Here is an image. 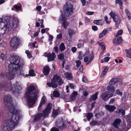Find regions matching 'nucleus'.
I'll use <instances>...</instances> for the list:
<instances>
[{
	"label": "nucleus",
	"instance_id": "1",
	"mask_svg": "<svg viewBox=\"0 0 131 131\" xmlns=\"http://www.w3.org/2000/svg\"><path fill=\"white\" fill-rule=\"evenodd\" d=\"M10 61V63L8 66V71L7 72H2L0 76L1 77H6L11 80L14 79L16 74L20 75L22 73L24 62L22 58L18 56L11 57Z\"/></svg>",
	"mask_w": 131,
	"mask_h": 131
},
{
	"label": "nucleus",
	"instance_id": "2",
	"mask_svg": "<svg viewBox=\"0 0 131 131\" xmlns=\"http://www.w3.org/2000/svg\"><path fill=\"white\" fill-rule=\"evenodd\" d=\"M23 117L21 114H12L11 118L6 120L2 126L1 131H11L13 130L18 124L19 121L22 119Z\"/></svg>",
	"mask_w": 131,
	"mask_h": 131
},
{
	"label": "nucleus",
	"instance_id": "3",
	"mask_svg": "<svg viewBox=\"0 0 131 131\" xmlns=\"http://www.w3.org/2000/svg\"><path fill=\"white\" fill-rule=\"evenodd\" d=\"M38 91L33 85L29 86L25 93V97L28 106L32 107L35 104L38 98Z\"/></svg>",
	"mask_w": 131,
	"mask_h": 131
},
{
	"label": "nucleus",
	"instance_id": "4",
	"mask_svg": "<svg viewBox=\"0 0 131 131\" xmlns=\"http://www.w3.org/2000/svg\"><path fill=\"white\" fill-rule=\"evenodd\" d=\"M19 25V22L18 19L15 20L13 17L9 18L7 24L3 25V27L0 29V35L5 33L7 30H14L15 28L18 27Z\"/></svg>",
	"mask_w": 131,
	"mask_h": 131
},
{
	"label": "nucleus",
	"instance_id": "5",
	"mask_svg": "<svg viewBox=\"0 0 131 131\" xmlns=\"http://www.w3.org/2000/svg\"><path fill=\"white\" fill-rule=\"evenodd\" d=\"M11 84L10 83L6 82L4 84L0 83V90L4 89L5 90L10 91L12 89L14 94H19L22 89V85L18 82H16L11 88Z\"/></svg>",
	"mask_w": 131,
	"mask_h": 131
},
{
	"label": "nucleus",
	"instance_id": "6",
	"mask_svg": "<svg viewBox=\"0 0 131 131\" xmlns=\"http://www.w3.org/2000/svg\"><path fill=\"white\" fill-rule=\"evenodd\" d=\"M4 105L6 108L12 114H21L15 109L13 106L12 102V97L11 95H7L5 96L4 98Z\"/></svg>",
	"mask_w": 131,
	"mask_h": 131
},
{
	"label": "nucleus",
	"instance_id": "7",
	"mask_svg": "<svg viewBox=\"0 0 131 131\" xmlns=\"http://www.w3.org/2000/svg\"><path fill=\"white\" fill-rule=\"evenodd\" d=\"M52 104L49 103L46 109L43 111L42 113H38L36 115L34 119V122H35L41 118L43 120L45 116L48 115L50 112L51 110Z\"/></svg>",
	"mask_w": 131,
	"mask_h": 131
},
{
	"label": "nucleus",
	"instance_id": "8",
	"mask_svg": "<svg viewBox=\"0 0 131 131\" xmlns=\"http://www.w3.org/2000/svg\"><path fill=\"white\" fill-rule=\"evenodd\" d=\"M63 9L64 15L67 16L71 15L73 10L72 5L69 2L65 4L63 7Z\"/></svg>",
	"mask_w": 131,
	"mask_h": 131
},
{
	"label": "nucleus",
	"instance_id": "9",
	"mask_svg": "<svg viewBox=\"0 0 131 131\" xmlns=\"http://www.w3.org/2000/svg\"><path fill=\"white\" fill-rule=\"evenodd\" d=\"M60 76L58 75H54L53 78V79L51 80V83L48 82L47 85L49 87H52L53 88H56L58 86L57 82L60 79Z\"/></svg>",
	"mask_w": 131,
	"mask_h": 131
},
{
	"label": "nucleus",
	"instance_id": "10",
	"mask_svg": "<svg viewBox=\"0 0 131 131\" xmlns=\"http://www.w3.org/2000/svg\"><path fill=\"white\" fill-rule=\"evenodd\" d=\"M56 125L60 129L64 128L66 127L65 123L62 118L58 119L56 122Z\"/></svg>",
	"mask_w": 131,
	"mask_h": 131
},
{
	"label": "nucleus",
	"instance_id": "11",
	"mask_svg": "<svg viewBox=\"0 0 131 131\" xmlns=\"http://www.w3.org/2000/svg\"><path fill=\"white\" fill-rule=\"evenodd\" d=\"M67 19L65 17H61L59 19V21L61 23L62 22V27H64L65 29H67V27L69 25V23L66 21Z\"/></svg>",
	"mask_w": 131,
	"mask_h": 131
},
{
	"label": "nucleus",
	"instance_id": "12",
	"mask_svg": "<svg viewBox=\"0 0 131 131\" xmlns=\"http://www.w3.org/2000/svg\"><path fill=\"white\" fill-rule=\"evenodd\" d=\"M19 41V39L17 37H14L12 39L10 42V45L13 47H16L18 46Z\"/></svg>",
	"mask_w": 131,
	"mask_h": 131
},
{
	"label": "nucleus",
	"instance_id": "13",
	"mask_svg": "<svg viewBox=\"0 0 131 131\" xmlns=\"http://www.w3.org/2000/svg\"><path fill=\"white\" fill-rule=\"evenodd\" d=\"M108 94V92L107 91H106L102 93L101 96L102 99L105 101L112 97L113 95V94L111 93L110 95V96H109Z\"/></svg>",
	"mask_w": 131,
	"mask_h": 131
},
{
	"label": "nucleus",
	"instance_id": "14",
	"mask_svg": "<svg viewBox=\"0 0 131 131\" xmlns=\"http://www.w3.org/2000/svg\"><path fill=\"white\" fill-rule=\"evenodd\" d=\"M91 54V57L89 58V59L88 57H85L84 59V62H87L86 63V65H88L90 64L94 59V55L93 53V52H92Z\"/></svg>",
	"mask_w": 131,
	"mask_h": 131
},
{
	"label": "nucleus",
	"instance_id": "15",
	"mask_svg": "<svg viewBox=\"0 0 131 131\" xmlns=\"http://www.w3.org/2000/svg\"><path fill=\"white\" fill-rule=\"evenodd\" d=\"M46 57H48V61L49 62L54 60L56 57V55L54 53L52 52L51 53H48V56L46 55Z\"/></svg>",
	"mask_w": 131,
	"mask_h": 131
},
{
	"label": "nucleus",
	"instance_id": "16",
	"mask_svg": "<svg viewBox=\"0 0 131 131\" xmlns=\"http://www.w3.org/2000/svg\"><path fill=\"white\" fill-rule=\"evenodd\" d=\"M121 122V120L117 118L115 119L112 123V125L118 129V128L119 125Z\"/></svg>",
	"mask_w": 131,
	"mask_h": 131
},
{
	"label": "nucleus",
	"instance_id": "17",
	"mask_svg": "<svg viewBox=\"0 0 131 131\" xmlns=\"http://www.w3.org/2000/svg\"><path fill=\"white\" fill-rule=\"evenodd\" d=\"M122 41V39L120 37H116L114 38L113 42L114 44L116 45L121 43Z\"/></svg>",
	"mask_w": 131,
	"mask_h": 131
},
{
	"label": "nucleus",
	"instance_id": "18",
	"mask_svg": "<svg viewBox=\"0 0 131 131\" xmlns=\"http://www.w3.org/2000/svg\"><path fill=\"white\" fill-rule=\"evenodd\" d=\"M21 6L20 4H18L16 5H15L13 6L12 8V10H14L16 12H18L19 10H21Z\"/></svg>",
	"mask_w": 131,
	"mask_h": 131
},
{
	"label": "nucleus",
	"instance_id": "19",
	"mask_svg": "<svg viewBox=\"0 0 131 131\" xmlns=\"http://www.w3.org/2000/svg\"><path fill=\"white\" fill-rule=\"evenodd\" d=\"M105 107L107 110L111 112L114 111L116 108V107L114 106L109 105H105Z\"/></svg>",
	"mask_w": 131,
	"mask_h": 131
},
{
	"label": "nucleus",
	"instance_id": "20",
	"mask_svg": "<svg viewBox=\"0 0 131 131\" xmlns=\"http://www.w3.org/2000/svg\"><path fill=\"white\" fill-rule=\"evenodd\" d=\"M50 69L48 66H46L43 68V73L45 75H48L50 72Z\"/></svg>",
	"mask_w": 131,
	"mask_h": 131
},
{
	"label": "nucleus",
	"instance_id": "21",
	"mask_svg": "<svg viewBox=\"0 0 131 131\" xmlns=\"http://www.w3.org/2000/svg\"><path fill=\"white\" fill-rule=\"evenodd\" d=\"M98 94V92H96L93 95L91 96V99H90V101H91V100L93 101L96 100L97 98Z\"/></svg>",
	"mask_w": 131,
	"mask_h": 131
},
{
	"label": "nucleus",
	"instance_id": "22",
	"mask_svg": "<svg viewBox=\"0 0 131 131\" xmlns=\"http://www.w3.org/2000/svg\"><path fill=\"white\" fill-rule=\"evenodd\" d=\"M112 84H109L107 88V90L111 92H114L115 90L114 87L112 85Z\"/></svg>",
	"mask_w": 131,
	"mask_h": 131
},
{
	"label": "nucleus",
	"instance_id": "23",
	"mask_svg": "<svg viewBox=\"0 0 131 131\" xmlns=\"http://www.w3.org/2000/svg\"><path fill=\"white\" fill-rule=\"evenodd\" d=\"M118 82V79L117 78H112L110 81L109 82V84H112L113 85L117 83Z\"/></svg>",
	"mask_w": 131,
	"mask_h": 131
},
{
	"label": "nucleus",
	"instance_id": "24",
	"mask_svg": "<svg viewBox=\"0 0 131 131\" xmlns=\"http://www.w3.org/2000/svg\"><path fill=\"white\" fill-rule=\"evenodd\" d=\"M64 75L67 79L69 80L72 79L73 77L71 73L68 72L66 73H64Z\"/></svg>",
	"mask_w": 131,
	"mask_h": 131
},
{
	"label": "nucleus",
	"instance_id": "25",
	"mask_svg": "<svg viewBox=\"0 0 131 131\" xmlns=\"http://www.w3.org/2000/svg\"><path fill=\"white\" fill-rule=\"evenodd\" d=\"M78 94L77 92L74 91L73 93L71 94L70 97V99L71 100H74L76 97V96Z\"/></svg>",
	"mask_w": 131,
	"mask_h": 131
},
{
	"label": "nucleus",
	"instance_id": "26",
	"mask_svg": "<svg viewBox=\"0 0 131 131\" xmlns=\"http://www.w3.org/2000/svg\"><path fill=\"white\" fill-rule=\"evenodd\" d=\"M114 21L116 24H120V20L119 17H112Z\"/></svg>",
	"mask_w": 131,
	"mask_h": 131
},
{
	"label": "nucleus",
	"instance_id": "27",
	"mask_svg": "<svg viewBox=\"0 0 131 131\" xmlns=\"http://www.w3.org/2000/svg\"><path fill=\"white\" fill-rule=\"evenodd\" d=\"M93 23L97 25H102L103 24V22L102 20H94Z\"/></svg>",
	"mask_w": 131,
	"mask_h": 131
},
{
	"label": "nucleus",
	"instance_id": "28",
	"mask_svg": "<svg viewBox=\"0 0 131 131\" xmlns=\"http://www.w3.org/2000/svg\"><path fill=\"white\" fill-rule=\"evenodd\" d=\"M68 30V33L70 36H72L76 33V32L75 31L71 29H69Z\"/></svg>",
	"mask_w": 131,
	"mask_h": 131
},
{
	"label": "nucleus",
	"instance_id": "29",
	"mask_svg": "<svg viewBox=\"0 0 131 131\" xmlns=\"http://www.w3.org/2000/svg\"><path fill=\"white\" fill-rule=\"evenodd\" d=\"M108 70V68L107 67L105 68L103 71L100 76L101 77H104L106 74V72Z\"/></svg>",
	"mask_w": 131,
	"mask_h": 131
},
{
	"label": "nucleus",
	"instance_id": "30",
	"mask_svg": "<svg viewBox=\"0 0 131 131\" xmlns=\"http://www.w3.org/2000/svg\"><path fill=\"white\" fill-rule=\"evenodd\" d=\"M38 21H39V22H36V26L37 27H38L40 26V24H43V19H39Z\"/></svg>",
	"mask_w": 131,
	"mask_h": 131
},
{
	"label": "nucleus",
	"instance_id": "31",
	"mask_svg": "<svg viewBox=\"0 0 131 131\" xmlns=\"http://www.w3.org/2000/svg\"><path fill=\"white\" fill-rule=\"evenodd\" d=\"M29 73L30 76L31 77L35 76L36 74L35 73V71L33 70H30L29 71Z\"/></svg>",
	"mask_w": 131,
	"mask_h": 131
},
{
	"label": "nucleus",
	"instance_id": "32",
	"mask_svg": "<svg viewBox=\"0 0 131 131\" xmlns=\"http://www.w3.org/2000/svg\"><path fill=\"white\" fill-rule=\"evenodd\" d=\"M65 49V47L64 43H62L60 45L59 49L61 51H62L64 50Z\"/></svg>",
	"mask_w": 131,
	"mask_h": 131
},
{
	"label": "nucleus",
	"instance_id": "33",
	"mask_svg": "<svg viewBox=\"0 0 131 131\" xmlns=\"http://www.w3.org/2000/svg\"><path fill=\"white\" fill-rule=\"evenodd\" d=\"M7 22V20L5 19L0 18V27L1 25H2L4 24Z\"/></svg>",
	"mask_w": 131,
	"mask_h": 131
},
{
	"label": "nucleus",
	"instance_id": "34",
	"mask_svg": "<svg viewBox=\"0 0 131 131\" xmlns=\"http://www.w3.org/2000/svg\"><path fill=\"white\" fill-rule=\"evenodd\" d=\"M54 96L56 97H58L60 95V93L59 92L56 91H54L53 92Z\"/></svg>",
	"mask_w": 131,
	"mask_h": 131
},
{
	"label": "nucleus",
	"instance_id": "35",
	"mask_svg": "<svg viewBox=\"0 0 131 131\" xmlns=\"http://www.w3.org/2000/svg\"><path fill=\"white\" fill-rule=\"evenodd\" d=\"M105 20L106 23L108 24H109L111 22V17H110L108 18L107 17H105Z\"/></svg>",
	"mask_w": 131,
	"mask_h": 131
},
{
	"label": "nucleus",
	"instance_id": "36",
	"mask_svg": "<svg viewBox=\"0 0 131 131\" xmlns=\"http://www.w3.org/2000/svg\"><path fill=\"white\" fill-rule=\"evenodd\" d=\"M58 59L60 60H62L64 58V55L63 54H60L58 56Z\"/></svg>",
	"mask_w": 131,
	"mask_h": 131
},
{
	"label": "nucleus",
	"instance_id": "37",
	"mask_svg": "<svg viewBox=\"0 0 131 131\" xmlns=\"http://www.w3.org/2000/svg\"><path fill=\"white\" fill-rule=\"evenodd\" d=\"M92 116L93 115L92 113H88L87 116V118L88 121H89Z\"/></svg>",
	"mask_w": 131,
	"mask_h": 131
},
{
	"label": "nucleus",
	"instance_id": "38",
	"mask_svg": "<svg viewBox=\"0 0 131 131\" xmlns=\"http://www.w3.org/2000/svg\"><path fill=\"white\" fill-rule=\"evenodd\" d=\"M98 45H99L102 48L103 50H104L105 49V46L104 45V43L103 42H97Z\"/></svg>",
	"mask_w": 131,
	"mask_h": 131
},
{
	"label": "nucleus",
	"instance_id": "39",
	"mask_svg": "<svg viewBox=\"0 0 131 131\" xmlns=\"http://www.w3.org/2000/svg\"><path fill=\"white\" fill-rule=\"evenodd\" d=\"M126 119L128 122L131 123V115H128L126 117Z\"/></svg>",
	"mask_w": 131,
	"mask_h": 131
},
{
	"label": "nucleus",
	"instance_id": "40",
	"mask_svg": "<svg viewBox=\"0 0 131 131\" xmlns=\"http://www.w3.org/2000/svg\"><path fill=\"white\" fill-rule=\"evenodd\" d=\"M126 51L128 54L127 55V57L129 58H131V49H130L129 50H126Z\"/></svg>",
	"mask_w": 131,
	"mask_h": 131
},
{
	"label": "nucleus",
	"instance_id": "41",
	"mask_svg": "<svg viewBox=\"0 0 131 131\" xmlns=\"http://www.w3.org/2000/svg\"><path fill=\"white\" fill-rule=\"evenodd\" d=\"M117 15L116 13L113 12H111L109 14V15L111 16H116Z\"/></svg>",
	"mask_w": 131,
	"mask_h": 131
},
{
	"label": "nucleus",
	"instance_id": "42",
	"mask_svg": "<svg viewBox=\"0 0 131 131\" xmlns=\"http://www.w3.org/2000/svg\"><path fill=\"white\" fill-rule=\"evenodd\" d=\"M123 31L122 30H119L117 32V34L115 35V36L116 37H117L119 35H121L123 33Z\"/></svg>",
	"mask_w": 131,
	"mask_h": 131
},
{
	"label": "nucleus",
	"instance_id": "43",
	"mask_svg": "<svg viewBox=\"0 0 131 131\" xmlns=\"http://www.w3.org/2000/svg\"><path fill=\"white\" fill-rule=\"evenodd\" d=\"M79 54L78 57L79 59L81 60L82 59L84 56L82 54V52L81 51L79 52Z\"/></svg>",
	"mask_w": 131,
	"mask_h": 131
},
{
	"label": "nucleus",
	"instance_id": "44",
	"mask_svg": "<svg viewBox=\"0 0 131 131\" xmlns=\"http://www.w3.org/2000/svg\"><path fill=\"white\" fill-rule=\"evenodd\" d=\"M98 122L97 121H93L90 122V124L91 125L94 126L97 124Z\"/></svg>",
	"mask_w": 131,
	"mask_h": 131
},
{
	"label": "nucleus",
	"instance_id": "45",
	"mask_svg": "<svg viewBox=\"0 0 131 131\" xmlns=\"http://www.w3.org/2000/svg\"><path fill=\"white\" fill-rule=\"evenodd\" d=\"M25 53L27 54V56L29 58H30L31 57V55L28 50L26 51L25 52Z\"/></svg>",
	"mask_w": 131,
	"mask_h": 131
},
{
	"label": "nucleus",
	"instance_id": "46",
	"mask_svg": "<svg viewBox=\"0 0 131 131\" xmlns=\"http://www.w3.org/2000/svg\"><path fill=\"white\" fill-rule=\"evenodd\" d=\"M45 97L43 96L42 97L41 100V101L40 102L42 104H44L45 103Z\"/></svg>",
	"mask_w": 131,
	"mask_h": 131
},
{
	"label": "nucleus",
	"instance_id": "47",
	"mask_svg": "<svg viewBox=\"0 0 131 131\" xmlns=\"http://www.w3.org/2000/svg\"><path fill=\"white\" fill-rule=\"evenodd\" d=\"M76 66L78 67H79L81 64V61L80 60L76 61Z\"/></svg>",
	"mask_w": 131,
	"mask_h": 131
},
{
	"label": "nucleus",
	"instance_id": "48",
	"mask_svg": "<svg viewBox=\"0 0 131 131\" xmlns=\"http://www.w3.org/2000/svg\"><path fill=\"white\" fill-rule=\"evenodd\" d=\"M116 3L118 4L119 5L123 4V2L122 0H116Z\"/></svg>",
	"mask_w": 131,
	"mask_h": 131
},
{
	"label": "nucleus",
	"instance_id": "49",
	"mask_svg": "<svg viewBox=\"0 0 131 131\" xmlns=\"http://www.w3.org/2000/svg\"><path fill=\"white\" fill-rule=\"evenodd\" d=\"M58 83L59 85L60 86L63 83V81L61 78L58 80Z\"/></svg>",
	"mask_w": 131,
	"mask_h": 131
},
{
	"label": "nucleus",
	"instance_id": "50",
	"mask_svg": "<svg viewBox=\"0 0 131 131\" xmlns=\"http://www.w3.org/2000/svg\"><path fill=\"white\" fill-rule=\"evenodd\" d=\"M118 112L121 113L123 115H124L125 114V111L122 109L119 110Z\"/></svg>",
	"mask_w": 131,
	"mask_h": 131
},
{
	"label": "nucleus",
	"instance_id": "51",
	"mask_svg": "<svg viewBox=\"0 0 131 131\" xmlns=\"http://www.w3.org/2000/svg\"><path fill=\"white\" fill-rule=\"evenodd\" d=\"M110 57H106L104 58L103 59V60L105 62H107L110 60Z\"/></svg>",
	"mask_w": 131,
	"mask_h": 131
},
{
	"label": "nucleus",
	"instance_id": "52",
	"mask_svg": "<svg viewBox=\"0 0 131 131\" xmlns=\"http://www.w3.org/2000/svg\"><path fill=\"white\" fill-rule=\"evenodd\" d=\"M50 131H59V129L55 127L52 128L50 130Z\"/></svg>",
	"mask_w": 131,
	"mask_h": 131
},
{
	"label": "nucleus",
	"instance_id": "53",
	"mask_svg": "<svg viewBox=\"0 0 131 131\" xmlns=\"http://www.w3.org/2000/svg\"><path fill=\"white\" fill-rule=\"evenodd\" d=\"M89 51H86L85 54L83 55V56L84 57H88L89 56Z\"/></svg>",
	"mask_w": 131,
	"mask_h": 131
},
{
	"label": "nucleus",
	"instance_id": "54",
	"mask_svg": "<svg viewBox=\"0 0 131 131\" xmlns=\"http://www.w3.org/2000/svg\"><path fill=\"white\" fill-rule=\"evenodd\" d=\"M116 94L121 95L122 94V93L119 91V90H117L116 91Z\"/></svg>",
	"mask_w": 131,
	"mask_h": 131
},
{
	"label": "nucleus",
	"instance_id": "55",
	"mask_svg": "<svg viewBox=\"0 0 131 131\" xmlns=\"http://www.w3.org/2000/svg\"><path fill=\"white\" fill-rule=\"evenodd\" d=\"M62 37V35L61 34H58L57 36V38L58 39H61Z\"/></svg>",
	"mask_w": 131,
	"mask_h": 131
},
{
	"label": "nucleus",
	"instance_id": "56",
	"mask_svg": "<svg viewBox=\"0 0 131 131\" xmlns=\"http://www.w3.org/2000/svg\"><path fill=\"white\" fill-rule=\"evenodd\" d=\"M54 117L56 116L58 114V113L57 111L56 110H54L53 111L52 113Z\"/></svg>",
	"mask_w": 131,
	"mask_h": 131
},
{
	"label": "nucleus",
	"instance_id": "57",
	"mask_svg": "<svg viewBox=\"0 0 131 131\" xmlns=\"http://www.w3.org/2000/svg\"><path fill=\"white\" fill-rule=\"evenodd\" d=\"M41 8V6H37L36 8V10L38 12H39Z\"/></svg>",
	"mask_w": 131,
	"mask_h": 131
},
{
	"label": "nucleus",
	"instance_id": "58",
	"mask_svg": "<svg viewBox=\"0 0 131 131\" xmlns=\"http://www.w3.org/2000/svg\"><path fill=\"white\" fill-rule=\"evenodd\" d=\"M115 101V98H113L111 99L110 100V101L109 102V104H112L113 103L114 101Z\"/></svg>",
	"mask_w": 131,
	"mask_h": 131
},
{
	"label": "nucleus",
	"instance_id": "59",
	"mask_svg": "<svg viewBox=\"0 0 131 131\" xmlns=\"http://www.w3.org/2000/svg\"><path fill=\"white\" fill-rule=\"evenodd\" d=\"M49 41H52L53 40V37L52 35H50L49 36Z\"/></svg>",
	"mask_w": 131,
	"mask_h": 131
},
{
	"label": "nucleus",
	"instance_id": "60",
	"mask_svg": "<svg viewBox=\"0 0 131 131\" xmlns=\"http://www.w3.org/2000/svg\"><path fill=\"white\" fill-rule=\"evenodd\" d=\"M81 2L82 3V5L83 6H84L86 3V1L85 0H81Z\"/></svg>",
	"mask_w": 131,
	"mask_h": 131
},
{
	"label": "nucleus",
	"instance_id": "61",
	"mask_svg": "<svg viewBox=\"0 0 131 131\" xmlns=\"http://www.w3.org/2000/svg\"><path fill=\"white\" fill-rule=\"evenodd\" d=\"M125 13L126 14L127 16H129L130 15V13L127 9L126 10Z\"/></svg>",
	"mask_w": 131,
	"mask_h": 131
},
{
	"label": "nucleus",
	"instance_id": "62",
	"mask_svg": "<svg viewBox=\"0 0 131 131\" xmlns=\"http://www.w3.org/2000/svg\"><path fill=\"white\" fill-rule=\"evenodd\" d=\"M94 14V12H88L86 14L89 15H93Z\"/></svg>",
	"mask_w": 131,
	"mask_h": 131
},
{
	"label": "nucleus",
	"instance_id": "63",
	"mask_svg": "<svg viewBox=\"0 0 131 131\" xmlns=\"http://www.w3.org/2000/svg\"><path fill=\"white\" fill-rule=\"evenodd\" d=\"M82 81L83 82H86L87 81L86 78L84 76H83Z\"/></svg>",
	"mask_w": 131,
	"mask_h": 131
},
{
	"label": "nucleus",
	"instance_id": "64",
	"mask_svg": "<svg viewBox=\"0 0 131 131\" xmlns=\"http://www.w3.org/2000/svg\"><path fill=\"white\" fill-rule=\"evenodd\" d=\"M92 29L96 31L97 30V26H92Z\"/></svg>",
	"mask_w": 131,
	"mask_h": 131
}]
</instances>
